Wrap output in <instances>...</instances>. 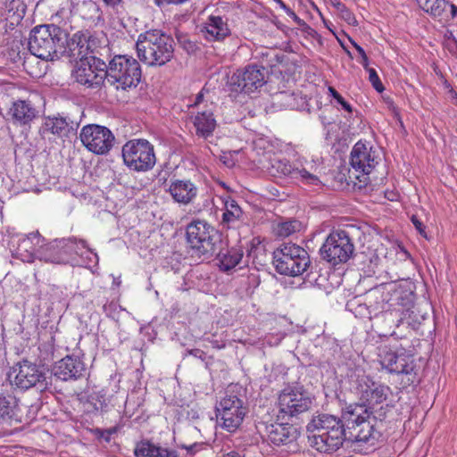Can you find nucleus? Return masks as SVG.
Returning <instances> with one entry per match:
<instances>
[{"label":"nucleus","mask_w":457,"mask_h":457,"mask_svg":"<svg viewBox=\"0 0 457 457\" xmlns=\"http://www.w3.org/2000/svg\"><path fill=\"white\" fill-rule=\"evenodd\" d=\"M254 160L260 167L273 177H288L306 186L320 187L322 165L313 159L297 158L294 163L274 154L272 143L264 137H257L253 141Z\"/></svg>","instance_id":"nucleus-1"},{"label":"nucleus","mask_w":457,"mask_h":457,"mask_svg":"<svg viewBox=\"0 0 457 457\" xmlns=\"http://www.w3.org/2000/svg\"><path fill=\"white\" fill-rule=\"evenodd\" d=\"M351 392L361 402V404L377 412L378 418H386L394 406L391 388L378 381H375L361 369H355L348 376Z\"/></svg>","instance_id":"nucleus-2"},{"label":"nucleus","mask_w":457,"mask_h":457,"mask_svg":"<svg viewBox=\"0 0 457 457\" xmlns=\"http://www.w3.org/2000/svg\"><path fill=\"white\" fill-rule=\"evenodd\" d=\"M351 392L361 402V404L377 412L378 418H386L394 406L391 388L378 381H375L361 369H355L348 376Z\"/></svg>","instance_id":"nucleus-3"},{"label":"nucleus","mask_w":457,"mask_h":457,"mask_svg":"<svg viewBox=\"0 0 457 457\" xmlns=\"http://www.w3.org/2000/svg\"><path fill=\"white\" fill-rule=\"evenodd\" d=\"M345 425L343 418L330 414L313 417L307 425L308 441L316 451L330 453L338 450L345 439Z\"/></svg>","instance_id":"nucleus-4"},{"label":"nucleus","mask_w":457,"mask_h":457,"mask_svg":"<svg viewBox=\"0 0 457 457\" xmlns=\"http://www.w3.org/2000/svg\"><path fill=\"white\" fill-rule=\"evenodd\" d=\"M377 416V412L370 411L362 404H349L342 411L346 429L360 446L374 447L378 441L380 432L378 426L386 418Z\"/></svg>","instance_id":"nucleus-5"},{"label":"nucleus","mask_w":457,"mask_h":457,"mask_svg":"<svg viewBox=\"0 0 457 457\" xmlns=\"http://www.w3.org/2000/svg\"><path fill=\"white\" fill-rule=\"evenodd\" d=\"M72 56H78L72 76L75 80L88 87L99 86L105 76L106 64L100 59L87 54L88 46L82 36L75 34L68 44Z\"/></svg>","instance_id":"nucleus-6"},{"label":"nucleus","mask_w":457,"mask_h":457,"mask_svg":"<svg viewBox=\"0 0 457 457\" xmlns=\"http://www.w3.org/2000/svg\"><path fill=\"white\" fill-rule=\"evenodd\" d=\"M136 49L137 57L149 66H162L173 56V40L160 30H148L139 34Z\"/></svg>","instance_id":"nucleus-7"},{"label":"nucleus","mask_w":457,"mask_h":457,"mask_svg":"<svg viewBox=\"0 0 457 457\" xmlns=\"http://www.w3.org/2000/svg\"><path fill=\"white\" fill-rule=\"evenodd\" d=\"M66 34L55 25L35 27L29 35V50L37 58L49 61L59 57L65 51Z\"/></svg>","instance_id":"nucleus-8"},{"label":"nucleus","mask_w":457,"mask_h":457,"mask_svg":"<svg viewBox=\"0 0 457 457\" xmlns=\"http://www.w3.org/2000/svg\"><path fill=\"white\" fill-rule=\"evenodd\" d=\"M382 301L383 315L386 319L394 314L398 317L396 326L404 320L409 324L418 321L413 310L414 295L410 288L396 283L387 284L383 287Z\"/></svg>","instance_id":"nucleus-9"},{"label":"nucleus","mask_w":457,"mask_h":457,"mask_svg":"<svg viewBox=\"0 0 457 457\" xmlns=\"http://www.w3.org/2000/svg\"><path fill=\"white\" fill-rule=\"evenodd\" d=\"M3 241L6 243L12 257L23 262L30 263L36 259L44 262L62 261V256L48 254L45 248H40L45 239L37 232L22 235L8 231Z\"/></svg>","instance_id":"nucleus-10"},{"label":"nucleus","mask_w":457,"mask_h":457,"mask_svg":"<svg viewBox=\"0 0 457 457\" xmlns=\"http://www.w3.org/2000/svg\"><path fill=\"white\" fill-rule=\"evenodd\" d=\"M104 73L108 83L118 90L136 87L141 79L138 62L129 55H115L104 69Z\"/></svg>","instance_id":"nucleus-11"},{"label":"nucleus","mask_w":457,"mask_h":457,"mask_svg":"<svg viewBox=\"0 0 457 457\" xmlns=\"http://www.w3.org/2000/svg\"><path fill=\"white\" fill-rule=\"evenodd\" d=\"M273 262L278 273L296 277L306 270L310 257L304 248L287 243L274 251Z\"/></svg>","instance_id":"nucleus-12"},{"label":"nucleus","mask_w":457,"mask_h":457,"mask_svg":"<svg viewBox=\"0 0 457 457\" xmlns=\"http://www.w3.org/2000/svg\"><path fill=\"white\" fill-rule=\"evenodd\" d=\"M124 164L131 170L145 172L156 163L154 145L146 139H131L121 149Z\"/></svg>","instance_id":"nucleus-13"},{"label":"nucleus","mask_w":457,"mask_h":457,"mask_svg":"<svg viewBox=\"0 0 457 457\" xmlns=\"http://www.w3.org/2000/svg\"><path fill=\"white\" fill-rule=\"evenodd\" d=\"M266 82L265 68L253 64L238 69L228 76L227 87L231 93L250 95L260 90Z\"/></svg>","instance_id":"nucleus-14"},{"label":"nucleus","mask_w":457,"mask_h":457,"mask_svg":"<svg viewBox=\"0 0 457 457\" xmlns=\"http://www.w3.org/2000/svg\"><path fill=\"white\" fill-rule=\"evenodd\" d=\"M245 413L242 400L236 395L225 396L216 404L217 420L228 432H234L239 428Z\"/></svg>","instance_id":"nucleus-15"},{"label":"nucleus","mask_w":457,"mask_h":457,"mask_svg":"<svg viewBox=\"0 0 457 457\" xmlns=\"http://www.w3.org/2000/svg\"><path fill=\"white\" fill-rule=\"evenodd\" d=\"M216 231L204 220H194L187 227V240L199 254H210L215 250Z\"/></svg>","instance_id":"nucleus-16"},{"label":"nucleus","mask_w":457,"mask_h":457,"mask_svg":"<svg viewBox=\"0 0 457 457\" xmlns=\"http://www.w3.org/2000/svg\"><path fill=\"white\" fill-rule=\"evenodd\" d=\"M378 361L389 373L410 375L415 369L412 355L404 349L393 350L386 345L378 348Z\"/></svg>","instance_id":"nucleus-17"},{"label":"nucleus","mask_w":457,"mask_h":457,"mask_svg":"<svg viewBox=\"0 0 457 457\" xmlns=\"http://www.w3.org/2000/svg\"><path fill=\"white\" fill-rule=\"evenodd\" d=\"M322 257L333 265L345 262L353 252V245L345 231L331 233L321 249Z\"/></svg>","instance_id":"nucleus-18"},{"label":"nucleus","mask_w":457,"mask_h":457,"mask_svg":"<svg viewBox=\"0 0 457 457\" xmlns=\"http://www.w3.org/2000/svg\"><path fill=\"white\" fill-rule=\"evenodd\" d=\"M8 379L12 386L27 390L38 383L44 382L46 374L44 369L27 360L12 366L8 373Z\"/></svg>","instance_id":"nucleus-19"},{"label":"nucleus","mask_w":457,"mask_h":457,"mask_svg":"<svg viewBox=\"0 0 457 457\" xmlns=\"http://www.w3.org/2000/svg\"><path fill=\"white\" fill-rule=\"evenodd\" d=\"M278 404L283 417H294L307 411L312 404V398L302 387L288 386L279 394Z\"/></svg>","instance_id":"nucleus-20"},{"label":"nucleus","mask_w":457,"mask_h":457,"mask_svg":"<svg viewBox=\"0 0 457 457\" xmlns=\"http://www.w3.org/2000/svg\"><path fill=\"white\" fill-rule=\"evenodd\" d=\"M83 145L96 154H104L112 147L114 137L105 127L89 124L84 126L79 133Z\"/></svg>","instance_id":"nucleus-21"},{"label":"nucleus","mask_w":457,"mask_h":457,"mask_svg":"<svg viewBox=\"0 0 457 457\" xmlns=\"http://www.w3.org/2000/svg\"><path fill=\"white\" fill-rule=\"evenodd\" d=\"M379 154L378 150L373 148L369 143L358 141L353 147L350 156V164L352 168L363 177V182L366 177L371 173L378 164Z\"/></svg>","instance_id":"nucleus-22"},{"label":"nucleus","mask_w":457,"mask_h":457,"mask_svg":"<svg viewBox=\"0 0 457 457\" xmlns=\"http://www.w3.org/2000/svg\"><path fill=\"white\" fill-rule=\"evenodd\" d=\"M190 107L197 109L196 112L191 116L196 136L204 139L212 137L217 122L213 117L212 108L204 102L203 92L196 96Z\"/></svg>","instance_id":"nucleus-23"},{"label":"nucleus","mask_w":457,"mask_h":457,"mask_svg":"<svg viewBox=\"0 0 457 457\" xmlns=\"http://www.w3.org/2000/svg\"><path fill=\"white\" fill-rule=\"evenodd\" d=\"M258 429L260 433H265L267 440L276 445L289 444L298 437L297 429L288 424H262Z\"/></svg>","instance_id":"nucleus-24"},{"label":"nucleus","mask_w":457,"mask_h":457,"mask_svg":"<svg viewBox=\"0 0 457 457\" xmlns=\"http://www.w3.org/2000/svg\"><path fill=\"white\" fill-rule=\"evenodd\" d=\"M54 373L64 381L77 379L85 375L86 365L79 357L68 355L55 363Z\"/></svg>","instance_id":"nucleus-25"},{"label":"nucleus","mask_w":457,"mask_h":457,"mask_svg":"<svg viewBox=\"0 0 457 457\" xmlns=\"http://www.w3.org/2000/svg\"><path fill=\"white\" fill-rule=\"evenodd\" d=\"M169 192L173 200L181 204L191 203L197 195V187L190 180L171 181Z\"/></svg>","instance_id":"nucleus-26"},{"label":"nucleus","mask_w":457,"mask_h":457,"mask_svg":"<svg viewBox=\"0 0 457 457\" xmlns=\"http://www.w3.org/2000/svg\"><path fill=\"white\" fill-rule=\"evenodd\" d=\"M7 114L14 123L28 124L37 116V111L29 101L15 100Z\"/></svg>","instance_id":"nucleus-27"},{"label":"nucleus","mask_w":457,"mask_h":457,"mask_svg":"<svg viewBox=\"0 0 457 457\" xmlns=\"http://www.w3.org/2000/svg\"><path fill=\"white\" fill-rule=\"evenodd\" d=\"M203 36L209 41H219L225 38L229 29L227 22L220 16H210L201 29Z\"/></svg>","instance_id":"nucleus-28"},{"label":"nucleus","mask_w":457,"mask_h":457,"mask_svg":"<svg viewBox=\"0 0 457 457\" xmlns=\"http://www.w3.org/2000/svg\"><path fill=\"white\" fill-rule=\"evenodd\" d=\"M67 246L72 248V254H76L80 258V260L76 261L78 265L91 267L97 263V254L87 246L84 240L74 238V240L67 243Z\"/></svg>","instance_id":"nucleus-29"},{"label":"nucleus","mask_w":457,"mask_h":457,"mask_svg":"<svg viewBox=\"0 0 457 457\" xmlns=\"http://www.w3.org/2000/svg\"><path fill=\"white\" fill-rule=\"evenodd\" d=\"M135 454L137 457H179L180 453L162 448L148 441H143L137 445L135 448Z\"/></svg>","instance_id":"nucleus-30"},{"label":"nucleus","mask_w":457,"mask_h":457,"mask_svg":"<svg viewBox=\"0 0 457 457\" xmlns=\"http://www.w3.org/2000/svg\"><path fill=\"white\" fill-rule=\"evenodd\" d=\"M0 418L6 420L21 421V405L14 396H0Z\"/></svg>","instance_id":"nucleus-31"},{"label":"nucleus","mask_w":457,"mask_h":457,"mask_svg":"<svg viewBox=\"0 0 457 457\" xmlns=\"http://www.w3.org/2000/svg\"><path fill=\"white\" fill-rule=\"evenodd\" d=\"M74 238L55 240L54 242L45 244V241L40 245V248H45V252L52 255L62 256V262H50L51 263H66L70 262V256L72 255V248L67 246V243Z\"/></svg>","instance_id":"nucleus-32"},{"label":"nucleus","mask_w":457,"mask_h":457,"mask_svg":"<svg viewBox=\"0 0 457 457\" xmlns=\"http://www.w3.org/2000/svg\"><path fill=\"white\" fill-rule=\"evenodd\" d=\"M243 256L241 247H231L219 254L220 268L225 271L232 270L240 263Z\"/></svg>","instance_id":"nucleus-33"},{"label":"nucleus","mask_w":457,"mask_h":457,"mask_svg":"<svg viewBox=\"0 0 457 457\" xmlns=\"http://www.w3.org/2000/svg\"><path fill=\"white\" fill-rule=\"evenodd\" d=\"M418 5L427 13L442 18L448 13V2L445 0H416Z\"/></svg>","instance_id":"nucleus-34"},{"label":"nucleus","mask_w":457,"mask_h":457,"mask_svg":"<svg viewBox=\"0 0 457 457\" xmlns=\"http://www.w3.org/2000/svg\"><path fill=\"white\" fill-rule=\"evenodd\" d=\"M221 199L224 205L222 221L230 224L239 220L243 216V211L238 204L230 196H223Z\"/></svg>","instance_id":"nucleus-35"},{"label":"nucleus","mask_w":457,"mask_h":457,"mask_svg":"<svg viewBox=\"0 0 457 457\" xmlns=\"http://www.w3.org/2000/svg\"><path fill=\"white\" fill-rule=\"evenodd\" d=\"M68 122L62 117H48L45 120L42 129L44 133L62 137L67 134Z\"/></svg>","instance_id":"nucleus-36"},{"label":"nucleus","mask_w":457,"mask_h":457,"mask_svg":"<svg viewBox=\"0 0 457 457\" xmlns=\"http://www.w3.org/2000/svg\"><path fill=\"white\" fill-rule=\"evenodd\" d=\"M276 98L281 102V105L289 109H303L306 105V98L296 94L280 92L276 95Z\"/></svg>","instance_id":"nucleus-37"},{"label":"nucleus","mask_w":457,"mask_h":457,"mask_svg":"<svg viewBox=\"0 0 457 457\" xmlns=\"http://www.w3.org/2000/svg\"><path fill=\"white\" fill-rule=\"evenodd\" d=\"M300 223L297 220H287L278 223L275 228V232L278 237H287L299 230Z\"/></svg>","instance_id":"nucleus-38"},{"label":"nucleus","mask_w":457,"mask_h":457,"mask_svg":"<svg viewBox=\"0 0 457 457\" xmlns=\"http://www.w3.org/2000/svg\"><path fill=\"white\" fill-rule=\"evenodd\" d=\"M88 403L92 405L94 411H103L107 408L108 402L106 399V393L104 390L93 393L89 396Z\"/></svg>","instance_id":"nucleus-39"},{"label":"nucleus","mask_w":457,"mask_h":457,"mask_svg":"<svg viewBox=\"0 0 457 457\" xmlns=\"http://www.w3.org/2000/svg\"><path fill=\"white\" fill-rule=\"evenodd\" d=\"M7 12L12 16H17V19H21L25 12V6L21 0H11L6 4Z\"/></svg>","instance_id":"nucleus-40"},{"label":"nucleus","mask_w":457,"mask_h":457,"mask_svg":"<svg viewBox=\"0 0 457 457\" xmlns=\"http://www.w3.org/2000/svg\"><path fill=\"white\" fill-rule=\"evenodd\" d=\"M337 12L340 17L349 25L357 26L358 22L354 14L344 4H337Z\"/></svg>","instance_id":"nucleus-41"},{"label":"nucleus","mask_w":457,"mask_h":457,"mask_svg":"<svg viewBox=\"0 0 457 457\" xmlns=\"http://www.w3.org/2000/svg\"><path fill=\"white\" fill-rule=\"evenodd\" d=\"M121 310V307L114 302L104 305L105 314L114 320L119 318V313Z\"/></svg>","instance_id":"nucleus-42"},{"label":"nucleus","mask_w":457,"mask_h":457,"mask_svg":"<svg viewBox=\"0 0 457 457\" xmlns=\"http://www.w3.org/2000/svg\"><path fill=\"white\" fill-rule=\"evenodd\" d=\"M367 71L369 73V80L371 83V85L373 86V87L378 92H382L384 90V87H383L375 69L370 68V69H368Z\"/></svg>","instance_id":"nucleus-43"},{"label":"nucleus","mask_w":457,"mask_h":457,"mask_svg":"<svg viewBox=\"0 0 457 457\" xmlns=\"http://www.w3.org/2000/svg\"><path fill=\"white\" fill-rule=\"evenodd\" d=\"M283 339L282 334H275V335H269L265 337L264 338V345H268L270 346L278 345L281 340Z\"/></svg>","instance_id":"nucleus-44"},{"label":"nucleus","mask_w":457,"mask_h":457,"mask_svg":"<svg viewBox=\"0 0 457 457\" xmlns=\"http://www.w3.org/2000/svg\"><path fill=\"white\" fill-rule=\"evenodd\" d=\"M204 447L203 444L195 443L189 446H182L181 449L185 450L187 453V455H194L196 452L202 450Z\"/></svg>","instance_id":"nucleus-45"},{"label":"nucleus","mask_w":457,"mask_h":457,"mask_svg":"<svg viewBox=\"0 0 457 457\" xmlns=\"http://www.w3.org/2000/svg\"><path fill=\"white\" fill-rule=\"evenodd\" d=\"M335 104H337V106L339 108H341L342 110L345 111L348 114H352L353 112V108H352V105L347 102L345 101L342 96L337 99Z\"/></svg>","instance_id":"nucleus-46"},{"label":"nucleus","mask_w":457,"mask_h":457,"mask_svg":"<svg viewBox=\"0 0 457 457\" xmlns=\"http://www.w3.org/2000/svg\"><path fill=\"white\" fill-rule=\"evenodd\" d=\"M411 221L415 228L419 231V233L424 237H427V234L425 232V226L423 225V223L416 216L411 217Z\"/></svg>","instance_id":"nucleus-47"},{"label":"nucleus","mask_w":457,"mask_h":457,"mask_svg":"<svg viewBox=\"0 0 457 457\" xmlns=\"http://www.w3.org/2000/svg\"><path fill=\"white\" fill-rule=\"evenodd\" d=\"M188 0H155L156 4L158 5H161V4H184L186 2H187Z\"/></svg>","instance_id":"nucleus-48"},{"label":"nucleus","mask_w":457,"mask_h":457,"mask_svg":"<svg viewBox=\"0 0 457 457\" xmlns=\"http://www.w3.org/2000/svg\"><path fill=\"white\" fill-rule=\"evenodd\" d=\"M350 42L352 43V45L353 46V47L357 50L358 54H360V56H362L364 54H366L364 49L359 46L355 41H353L352 38H349Z\"/></svg>","instance_id":"nucleus-49"},{"label":"nucleus","mask_w":457,"mask_h":457,"mask_svg":"<svg viewBox=\"0 0 457 457\" xmlns=\"http://www.w3.org/2000/svg\"><path fill=\"white\" fill-rule=\"evenodd\" d=\"M329 96L333 97L335 102L339 99L342 96L332 87H328Z\"/></svg>","instance_id":"nucleus-50"},{"label":"nucleus","mask_w":457,"mask_h":457,"mask_svg":"<svg viewBox=\"0 0 457 457\" xmlns=\"http://www.w3.org/2000/svg\"><path fill=\"white\" fill-rule=\"evenodd\" d=\"M360 62H361V64L364 67V69H365L366 71H367L368 69H370V67H369V59H368L367 54H364V55L361 56Z\"/></svg>","instance_id":"nucleus-51"},{"label":"nucleus","mask_w":457,"mask_h":457,"mask_svg":"<svg viewBox=\"0 0 457 457\" xmlns=\"http://www.w3.org/2000/svg\"><path fill=\"white\" fill-rule=\"evenodd\" d=\"M448 12L451 13L452 17L457 16V7L454 4H448Z\"/></svg>","instance_id":"nucleus-52"},{"label":"nucleus","mask_w":457,"mask_h":457,"mask_svg":"<svg viewBox=\"0 0 457 457\" xmlns=\"http://www.w3.org/2000/svg\"><path fill=\"white\" fill-rule=\"evenodd\" d=\"M104 2L110 6H115L122 2V0H104Z\"/></svg>","instance_id":"nucleus-53"},{"label":"nucleus","mask_w":457,"mask_h":457,"mask_svg":"<svg viewBox=\"0 0 457 457\" xmlns=\"http://www.w3.org/2000/svg\"><path fill=\"white\" fill-rule=\"evenodd\" d=\"M226 457H242V456L238 453L232 451L228 453H227Z\"/></svg>","instance_id":"nucleus-54"},{"label":"nucleus","mask_w":457,"mask_h":457,"mask_svg":"<svg viewBox=\"0 0 457 457\" xmlns=\"http://www.w3.org/2000/svg\"><path fill=\"white\" fill-rule=\"evenodd\" d=\"M88 6H89V9L98 12V7L95 3H92V2L88 3Z\"/></svg>","instance_id":"nucleus-55"},{"label":"nucleus","mask_w":457,"mask_h":457,"mask_svg":"<svg viewBox=\"0 0 457 457\" xmlns=\"http://www.w3.org/2000/svg\"><path fill=\"white\" fill-rule=\"evenodd\" d=\"M191 353L195 357H201L202 352L200 350L195 349L193 350Z\"/></svg>","instance_id":"nucleus-56"},{"label":"nucleus","mask_w":457,"mask_h":457,"mask_svg":"<svg viewBox=\"0 0 457 457\" xmlns=\"http://www.w3.org/2000/svg\"><path fill=\"white\" fill-rule=\"evenodd\" d=\"M323 23L326 26V28H328L331 32H333V30H332L331 27H330L331 26V22L330 21L323 20Z\"/></svg>","instance_id":"nucleus-57"},{"label":"nucleus","mask_w":457,"mask_h":457,"mask_svg":"<svg viewBox=\"0 0 457 457\" xmlns=\"http://www.w3.org/2000/svg\"><path fill=\"white\" fill-rule=\"evenodd\" d=\"M223 158H224V159L222 160V162H223V163H224L225 165H227L228 167H230V166H232V165H233V163H232V162H228V159H226V157H223Z\"/></svg>","instance_id":"nucleus-58"},{"label":"nucleus","mask_w":457,"mask_h":457,"mask_svg":"<svg viewBox=\"0 0 457 457\" xmlns=\"http://www.w3.org/2000/svg\"><path fill=\"white\" fill-rule=\"evenodd\" d=\"M332 4L336 7L337 10V4H342L339 0H331Z\"/></svg>","instance_id":"nucleus-59"}]
</instances>
